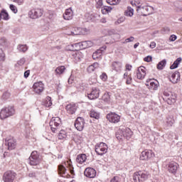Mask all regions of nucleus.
<instances>
[{"mask_svg": "<svg viewBox=\"0 0 182 182\" xmlns=\"http://www.w3.org/2000/svg\"><path fill=\"white\" fill-rule=\"evenodd\" d=\"M14 114H15V107L14 106H9L1 110L0 119L5 120V119H8V117H11V116H14Z\"/></svg>", "mask_w": 182, "mask_h": 182, "instance_id": "f257e3e1", "label": "nucleus"}, {"mask_svg": "<svg viewBox=\"0 0 182 182\" xmlns=\"http://www.w3.org/2000/svg\"><path fill=\"white\" fill-rule=\"evenodd\" d=\"M149 174L148 172H142L141 171H136L133 175L134 182H144L148 180Z\"/></svg>", "mask_w": 182, "mask_h": 182, "instance_id": "f03ea898", "label": "nucleus"}, {"mask_svg": "<svg viewBox=\"0 0 182 182\" xmlns=\"http://www.w3.org/2000/svg\"><path fill=\"white\" fill-rule=\"evenodd\" d=\"M89 29L85 28L73 27L70 29V33H67L68 35H87Z\"/></svg>", "mask_w": 182, "mask_h": 182, "instance_id": "7ed1b4c3", "label": "nucleus"}, {"mask_svg": "<svg viewBox=\"0 0 182 182\" xmlns=\"http://www.w3.org/2000/svg\"><path fill=\"white\" fill-rule=\"evenodd\" d=\"M153 7L151 6H138L137 9H136V11L138 14H139V15H141L142 16H147L149 15H150V14H151L152 11H153Z\"/></svg>", "mask_w": 182, "mask_h": 182, "instance_id": "20e7f679", "label": "nucleus"}, {"mask_svg": "<svg viewBox=\"0 0 182 182\" xmlns=\"http://www.w3.org/2000/svg\"><path fill=\"white\" fill-rule=\"evenodd\" d=\"M107 144L103 142L95 145V152L98 156H103V154H106V153H107Z\"/></svg>", "mask_w": 182, "mask_h": 182, "instance_id": "39448f33", "label": "nucleus"}, {"mask_svg": "<svg viewBox=\"0 0 182 182\" xmlns=\"http://www.w3.org/2000/svg\"><path fill=\"white\" fill-rule=\"evenodd\" d=\"M163 100L168 103V105H173L176 103V96L173 95L171 92L164 91Z\"/></svg>", "mask_w": 182, "mask_h": 182, "instance_id": "423d86ee", "label": "nucleus"}, {"mask_svg": "<svg viewBox=\"0 0 182 182\" xmlns=\"http://www.w3.org/2000/svg\"><path fill=\"white\" fill-rule=\"evenodd\" d=\"M62 121H60V118L59 117H53L50 122V127L53 133H55L56 130H58V127L60 126Z\"/></svg>", "mask_w": 182, "mask_h": 182, "instance_id": "0eeeda50", "label": "nucleus"}, {"mask_svg": "<svg viewBox=\"0 0 182 182\" xmlns=\"http://www.w3.org/2000/svg\"><path fill=\"white\" fill-rule=\"evenodd\" d=\"M43 15V10L41 9H33L28 12V16L31 19H38Z\"/></svg>", "mask_w": 182, "mask_h": 182, "instance_id": "6e6552de", "label": "nucleus"}, {"mask_svg": "<svg viewBox=\"0 0 182 182\" xmlns=\"http://www.w3.org/2000/svg\"><path fill=\"white\" fill-rule=\"evenodd\" d=\"M16 177V173L12 171H7L3 175L4 182H14L15 178Z\"/></svg>", "mask_w": 182, "mask_h": 182, "instance_id": "1a4fd4ad", "label": "nucleus"}, {"mask_svg": "<svg viewBox=\"0 0 182 182\" xmlns=\"http://www.w3.org/2000/svg\"><path fill=\"white\" fill-rule=\"evenodd\" d=\"M99 95H100V90L97 87H92L91 91L87 93V97L90 100H95L99 97Z\"/></svg>", "mask_w": 182, "mask_h": 182, "instance_id": "9d476101", "label": "nucleus"}, {"mask_svg": "<svg viewBox=\"0 0 182 182\" xmlns=\"http://www.w3.org/2000/svg\"><path fill=\"white\" fill-rule=\"evenodd\" d=\"M29 161L31 166H38L39 164V156L38 155V151H35L31 153L29 157Z\"/></svg>", "mask_w": 182, "mask_h": 182, "instance_id": "9b49d317", "label": "nucleus"}, {"mask_svg": "<svg viewBox=\"0 0 182 182\" xmlns=\"http://www.w3.org/2000/svg\"><path fill=\"white\" fill-rule=\"evenodd\" d=\"M6 146H8V150H14L16 147V140L14 137L10 136L6 139Z\"/></svg>", "mask_w": 182, "mask_h": 182, "instance_id": "f8f14e48", "label": "nucleus"}, {"mask_svg": "<svg viewBox=\"0 0 182 182\" xmlns=\"http://www.w3.org/2000/svg\"><path fill=\"white\" fill-rule=\"evenodd\" d=\"M74 126L77 130L82 132L85 127V119L80 117H77L75 122Z\"/></svg>", "mask_w": 182, "mask_h": 182, "instance_id": "ddd939ff", "label": "nucleus"}, {"mask_svg": "<svg viewBox=\"0 0 182 182\" xmlns=\"http://www.w3.org/2000/svg\"><path fill=\"white\" fill-rule=\"evenodd\" d=\"M107 119L111 123H119V122H120V116H119V114L114 112H111L110 114H107Z\"/></svg>", "mask_w": 182, "mask_h": 182, "instance_id": "4468645a", "label": "nucleus"}, {"mask_svg": "<svg viewBox=\"0 0 182 182\" xmlns=\"http://www.w3.org/2000/svg\"><path fill=\"white\" fill-rule=\"evenodd\" d=\"M119 133H120L121 136L129 140L132 136H133V132L129 128H125L122 129H119Z\"/></svg>", "mask_w": 182, "mask_h": 182, "instance_id": "2eb2a0df", "label": "nucleus"}, {"mask_svg": "<svg viewBox=\"0 0 182 182\" xmlns=\"http://www.w3.org/2000/svg\"><path fill=\"white\" fill-rule=\"evenodd\" d=\"M151 157H153V151L146 149L141 152L139 159L142 161H147L150 160Z\"/></svg>", "mask_w": 182, "mask_h": 182, "instance_id": "dca6fc26", "label": "nucleus"}, {"mask_svg": "<svg viewBox=\"0 0 182 182\" xmlns=\"http://www.w3.org/2000/svg\"><path fill=\"white\" fill-rule=\"evenodd\" d=\"M96 174V170L93 168H87L84 171V175L89 178H95Z\"/></svg>", "mask_w": 182, "mask_h": 182, "instance_id": "f3484780", "label": "nucleus"}, {"mask_svg": "<svg viewBox=\"0 0 182 182\" xmlns=\"http://www.w3.org/2000/svg\"><path fill=\"white\" fill-rule=\"evenodd\" d=\"M33 89L35 92V93H37V95H39L41 93H42V92H43V83L42 82H36L34 83L33 86Z\"/></svg>", "mask_w": 182, "mask_h": 182, "instance_id": "a211bd4d", "label": "nucleus"}, {"mask_svg": "<svg viewBox=\"0 0 182 182\" xmlns=\"http://www.w3.org/2000/svg\"><path fill=\"white\" fill-rule=\"evenodd\" d=\"M146 77V68L144 66H141L138 68L136 71V77L139 79V80H143V79Z\"/></svg>", "mask_w": 182, "mask_h": 182, "instance_id": "6ab92c4d", "label": "nucleus"}, {"mask_svg": "<svg viewBox=\"0 0 182 182\" xmlns=\"http://www.w3.org/2000/svg\"><path fill=\"white\" fill-rule=\"evenodd\" d=\"M175 123L174 117L173 115H168L164 120V127H171Z\"/></svg>", "mask_w": 182, "mask_h": 182, "instance_id": "aec40b11", "label": "nucleus"}, {"mask_svg": "<svg viewBox=\"0 0 182 182\" xmlns=\"http://www.w3.org/2000/svg\"><path fill=\"white\" fill-rule=\"evenodd\" d=\"M178 167V164L176 162H171L168 164V170L169 173H172V174H176L177 173V168Z\"/></svg>", "mask_w": 182, "mask_h": 182, "instance_id": "412c9836", "label": "nucleus"}, {"mask_svg": "<svg viewBox=\"0 0 182 182\" xmlns=\"http://www.w3.org/2000/svg\"><path fill=\"white\" fill-rule=\"evenodd\" d=\"M106 50V47H102L100 49L97 50L93 54H92V58L94 60H96V59H100L102 58V53L103 50Z\"/></svg>", "mask_w": 182, "mask_h": 182, "instance_id": "4be33fe9", "label": "nucleus"}, {"mask_svg": "<svg viewBox=\"0 0 182 182\" xmlns=\"http://www.w3.org/2000/svg\"><path fill=\"white\" fill-rule=\"evenodd\" d=\"M63 18L65 21H70L73 18V11L72 8L65 10V14H63Z\"/></svg>", "mask_w": 182, "mask_h": 182, "instance_id": "5701e85b", "label": "nucleus"}, {"mask_svg": "<svg viewBox=\"0 0 182 182\" xmlns=\"http://www.w3.org/2000/svg\"><path fill=\"white\" fill-rule=\"evenodd\" d=\"M65 109L69 114H74L77 110L76 105L69 104L66 106Z\"/></svg>", "mask_w": 182, "mask_h": 182, "instance_id": "b1692460", "label": "nucleus"}, {"mask_svg": "<svg viewBox=\"0 0 182 182\" xmlns=\"http://www.w3.org/2000/svg\"><path fill=\"white\" fill-rule=\"evenodd\" d=\"M169 79L172 83H177V82L180 80V73L177 71L175 72L172 74L171 77Z\"/></svg>", "mask_w": 182, "mask_h": 182, "instance_id": "393cba45", "label": "nucleus"}, {"mask_svg": "<svg viewBox=\"0 0 182 182\" xmlns=\"http://www.w3.org/2000/svg\"><path fill=\"white\" fill-rule=\"evenodd\" d=\"M146 86L149 87V90H157L159 88V83H156L153 81H151L149 84V80H146Z\"/></svg>", "mask_w": 182, "mask_h": 182, "instance_id": "a878e982", "label": "nucleus"}, {"mask_svg": "<svg viewBox=\"0 0 182 182\" xmlns=\"http://www.w3.org/2000/svg\"><path fill=\"white\" fill-rule=\"evenodd\" d=\"M86 154H82L77 156L76 161L77 163H79L80 164H83L86 161Z\"/></svg>", "mask_w": 182, "mask_h": 182, "instance_id": "bb28decb", "label": "nucleus"}, {"mask_svg": "<svg viewBox=\"0 0 182 182\" xmlns=\"http://www.w3.org/2000/svg\"><path fill=\"white\" fill-rule=\"evenodd\" d=\"M91 46H93V43L90 41L81 42V49H87V48H91Z\"/></svg>", "mask_w": 182, "mask_h": 182, "instance_id": "cd10ccee", "label": "nucleus"}, {"mask_svg": "<svg viewBox=\"0 0 182 182\" xmlns=\"http://www.w3.org/2000/svg\"><path fill=\"white\" fill-rule=\"evenodd\" d=\"M112 69L116 72H120L122 70V63L120 62H114L112 63Z\"/></svg>", "mask_w": 182, "mask_h": 182, "instance_id": "c85d7f7f", "label": "nucleus"}, {"mask_svg": "<svg viewBox=\"0 0 182 182\" xmlns=\"http://www.w3.org/2000/svg\"><path fill=\"white\" fill-rule=\"evenodd\" d=\"M43 105L46 107H50V106H52V98L50 97H47L43 102Z\"/></svg>", "mask_w": 182, "mask_h": 182, "instance_id": "c756f323", "label": "nucleus"}, {"mask_svg": "<svg viewBox=\"0 0 182 182\" xmlns=\"http://www.w3.org/2000/svg\"><path fill=\"white\" fill-rule=\"evenodd\" d=\"M97 68H99V64L97 63H94L87 68V70L89 73H92V72H95V69H97Z\"/></svg>", "mask_w": 182, "mask_h": 182, "instance_id": "7c9ffc66", "label": "nucleus"}, {"mask_svg": "<svg viewBox=\"0 0 182 182\" xmlns=\"http://www.w3.org/2000/svg\"><path fill=\"white\" fill-rule=\"evenodd\" d=\"M102 10H101V12L103 15H106L107 14H109V12H111L112 11V7L110 6H102Z\"/></svg>", "mask_w": 182, "mask_h": 182, "instance_id": "2f4dec72", "label": "nucleus"}, {"mask_svg": "<svg viewBox=\"0 0 182 182\" xmlns=\"http://www.w3.org/2000/svg\"><path fill=\"white\" fill-rule=\"evenodd\" d=\"M124 15L125 16L132 17L133 16V15H134V10L132 7L129 6L127 7V11H125Z\"/></svg>", "mask_w": 182, "mask_h": 182, "instance_id": "473e14b6", "label": "nucleus"}, {"mask_svg": "<svg viewBox=\"0 0 182 182\" xmlns=\"http://www.w3.org/2000/svg\"><path fill=\"white\" fill-rule=\"evenodd\" d=\"M181 62V58H178L173 65L170 66V69H177L178 68V65H180V63Z\"/></svg>", "mask_w": 182, "mask_h": 182, "instance_id": "72a5a7b5", "label": "nucleus"}, {"mask_svg": "<svg viewBox=\"0 0 182 182\" xmlns=\"http://www.w3.org/2000/svg\"><path fill=\"white\" fill-rule=\"evenodd\" d=\"M124 79H126V83L127 85H132V81L133 80V78H132L131 75H129L128 73H125L124 74Z\"/></svg>", "mask_w": 182, "mask_h": 182, "instance_id": "f704fd0d", "label": "nucleus"}, {"mask_svg": "<svg viewBox=\"0 0 182 182\" xmlns=\"http://www.w3.org/2000/svg\"><path fill=\"white\" fill-rule=\"evenodd\" d=\"M0 15L1 16V19H4V21H8L9 19V14H8V12H6V10H2L0 13Z\"/></svg>", "mask_w": 182, "mask_h": 182, "instance_id": "c9c22d12", "label": "nucleus"}, {"mask_svg": "<svg viewBox=\"0 0 182 182\" xmlns=\"http://www.w3.org/2000/svg\"><path fill=\"white\" fill-rule=\"evenodd\" d=\"M108 35H109V36H112L113 35L114 36H116L117 39H120V34H119L114 29L108 31Z\"/></svg>", "mask_w": 182, "mask_h": 182, "instance_id": "e433bc0d", "label": "nucleus"}, {"mask_svg": "<svg viewBox=\"0 0 182 182\" xmlns=\"http://www.w3.org/2000/svg\"><path fill=\"white\" fill-rule=\"evenodd\" d=\"M65 70H66V68H65V66L62 65V66L58 67L55 69V72L56 75H62V74H63Z\"/></svg>", "mask_w": 182, "mask_h": 182, "instance_id": "4c0bfd02", "label": "nucleus"}, {"mask_svg": "<svg viewBox=\"0 0 182 182\" xmlns=\"http://www.w3.org/2000/svg\"><path fill=\"white\" fill-rule=\"evenodd\" d=\"M58 174L62 176V177H63V174H66V168L63 165L58 166Z\"/></svg>", "mask_w": 182, "mask_h": 182, "instance_id": "58836bf2", "label": "nucleus"}, {"mask_svg": "<svg viewBox=\"0 0 182 182\" xmlns=\"http://www.w3.org/2000/svg\"><path fill=\"white\" fill-rule=\"evenodd\" d=\"M90 117H92L93 119H99V118L100 117V114H98V112L95 110L90 111Z\"/></svg>", "mask_w": 182, "mask_h": 182, "instance_id": "ea45409f", "label": "nucleus"}, {"mask_svg": "<svg viewBox=\"0 0 182 182\" xmlns=\"http://www.w3.org/2000/svg\"><path fill=\"white\" fill-rule=\"evenodd\" d=\"M167 63V61L166 60H163L161 62H159L157 65V69L159 70H162V69L166 66V64Z\"/></svg>", "mask_w": 182, "mask_h": 182, "instance_id": "a19ab883", "label": "nucleus"}, {"mask_svg": "<svg viewBox=\"0 0 182 182\" xmlns=\"http://www.w3.org/2000/svg\"><path fill=\"white\" fill-rule=\"evenodd\" d=\"M66 132H65L64 130L60 131V133L58 134L59 140H63V139H66Z\"/></svg>", "mask_w": 182, "mask_h": 182, "instance_id": "79ce46f5", "label": "nucleus"}, {"mask_svg": "<svg viewBox=\"0 0 182 182\" xmlns=\"http://www.w3.org/2000/svg\"><path fill=\"white\" fill-rule=\"evenodd\" d=\"M73 56H74L75 59L80 60L82 59V58H83V53H82V52L80 51H77L74 54H73Z\"/></svg>", "mask_w": 182, "mask_h": 182, "instance_id": "37998d69", "label": "nucleus"}, {"mask_svg": "<svg viewBox=\"0 0 182 182\" xmlns=\"http://www.w3.org/2000/svg\"><path fill=\"white\" fill-rule=\"evenodd\" d=\"M18 49L20 52H26L28 50V46L26 45H19Z\"/></svg>", "mask_w": 182, "mask_h": 182, "instance_id": "c03bdc74", "label": "nucleus"}, {"mask_svg": "<svg viewBox=\"0 0 182 182\" xmlns=\"http://www.w3.org/2000/svg\"><path fill=\"white\" fill-rule=\"evenodd\" d=\"M102 100H104V102H110V93H105L102 96Z\"/></svg>", "mask_w": 182, "mask_h": 182, "instance_id": "a18cd8bd", "label": "nucleus"}, {"mask_svg": "<svg viewBox=\"0 0 182 182\" xmlns=\"http://www.w3.org/2000/svg\"><path fill=\"white\" fill-rule=\"evenodd\" d=\"M95 8H97V9H100V8L103 6V0H95Z\"/></svg>", "mask_w": 182, "mask_h": 182, "instance_id": "49530a36", "label": "nucleus"}, {"mask_svg": "<svg viewBox=\"0 0 182 182\" xmlns=\"http://www.w3.org/2000/svg\"><path fill=\"white\" fill-rule=\"evenodd\" d=\"M9 97H11V92L6 91V92H5L3 94V95H2V97H1V99H2L3 100H8V99H9Z\"/></svg>", "mask_w": 182, "mask_h": 182, "instance_id": "de8ad7c7", "label": "nucleus"}, {"mask_svg": "<svg viewBox=\"0 0 182 182\" xmlns=\"http://www.w3.org/2000/svg\"><path fill=\"white\" fill-rule=\"evenodd\" d=\"M141 3L140 2L139 0H134L131 1V5H132V6H141Z\"/></svg>", "mask_w": 182, "mask_h": 182, "instance_id": "09e8293b", "label": "nucleus"}, {"mask_svg": "<svg viewBox=\"0 0 182 182\" xmlns=\"http://www.w3.org/2000/svg\"><path fill=\"white\" fill-rule=\"evenodd\" d=\"M73 47L75 48V50H79L82 49L81 42L73 44Z\"/></svg>", "mask_w": 182, "mask_h": 182, "instance_id": "8fccbe9b", "label": "nucleus"}, {"mask_svg": "<svg viewBox=\"0 0 182 182\" xmlns=\"http://www.w3.org/2000/svg\"><path fill=\"white\" fill-rule=\"evenodd\" d=\"M107 2L109 5H117L120 2V0H107Z\"/></svg>", "mask_w": 182, "mask_h": 182, "instance_id": "3c124183", "label": "nucleus"}, {"mask_svg": "<svg viewBox=\"0 0 182 182\" xmlns=\"http://www.w3.org/2000/svg\"><path fill=\"white\" fill-rule=\"evenodd\" d=\"M126 18L124 17H120L115 21V25H120V23H123L124 22Z\"/></svg>", "mask_w": 182, "mask_h": 182, "instance_id": "603ef678", "label": "nucleus"}, {"mask_svg": "<svg viewBox=\"0 0 182 182\" xmlns=\"http://www.w3.org/2000/svg\"><path fill=\"white\" fill-rule=\"evenodd\" d=\"M0 60L4 62L5 60V53H4V50L0 48Z\"/></svg>", "mask_w": 182, "mask_h": 182, "instance_id": "864d4df0", "label": "nucleus"}, {"mask_svg": "<svg viewBox=\"0 0 182 182\" xmlns=\"http://www.w3.org/2000/svg\"><path fill=\"white\" fill-rule=\"evenodd\" d=\"M10 9L12 11V12H14V14L18 13V9L14 4L10 5Z\"/></svg>", "mask_w": 182, "mask_h": 182, "instance_id": "5fc2aeb1", "label": "nucleus"}, {"mask_svg": "<svg viewBox=\"0 0 182 182\" xmlns=\"http://www.w3.org/2000/svg\"><path fill=\"white\" fill-rule=\"evenodd\" d=\"M94 16H93V14H91L90 13H87L85 14V18H87V21H92Z\"/></svg>", "mask_w": 182, "mask_h": 182, "instance_id": "6e6d98bb", "label": "nucleus"}, {"mask_svg": "<svg viewBox=\"0 0 182 182\" xmlns=\"http://www.w3.org/2000/svg\"><path fill=\"white\" fill-rule=\"evenodd\" d=\"M134 41V37L131 36L127 39H125V41L123 42V43H129V42H133Z\"/></svg>", "mask_w": 182, "mask_h": 182, "instance_id": "4d7b16f0", "label": "nucleus"}, {"mask_svg": "<svg viewBox=\"0 0 182 182\" xmlns=\"http://www.w3.org/2000/svg\"><path fill=\"white\" fill-rule=\"evenodd\" d=\"M144 62H151L153 60V57L151 55H148L144 58Z\"/></svg>", "mask_w": 182, "mask_h": 182, "instance_id": "13d9d810", "label": "nucleus"}, {"mask_svg": "<svg viewBox=\"0 0 182 182\" xmlns=\"http://www.w3.org/2000/svg\"><path fill=\"white\" fill-rule=\"evenodd\" d=\"M25 58H21L17 63L19 65V66H22L23 65H25Z\"/></svg>", "mask_w": 182, "mask_h": 182, "instance_id": "bf43d9fd", "label": "nucleus"}, {"mask_svg": "<svg viewBox=\"0 0 182 182\" xmlns=\"http://www.w3.org/2000/svg\"><path fill=\"white\" fill-rule=\"evenodd\" d=\"M28 177H30V178H36V172H30Z\"/></svg>", "mask_w": 182, "mask_h": 182, "instance_id": "052dcab7", "label": "nucleus"}, {"mask_svg": "<svg viewBox=\"0 0 182 182\" xmlns=\"http://www.w3.org/2000/svg\"><path fill=\"white\" fill-rule=\"evenodd\" d=\"M110 182H120V178L118 176H114L111 179Z\"/></svg>", "mask_w": 182, "mask_h": 182, "instance_id": "680f3d73", "label": "nucleus"}, {"mask_svg": "<svg viewBox=\"0 0 182 182\" xmlns=\"http://www.w3.org/2000/svg\"><path fill=\"white\" fill-rule=\"evenodd\" d=\"M67 164H68V166L70 167V171L71 174H73V170H72V168H73V167L72 166V164H70V161H67Z\"/></svg>", "mask_w": 182, "mask_h": 182, "instance_id": "e2e57ef3", "label": "nucleus"}, {"mask_svg": "<svg viewBox=\"0 0 182 182\" xmlns=\"http://www.w3.org/2000/svg\"><path fill=\"white\" fill-rule=\"evenodd\" d=\"M100 79H102V80H106V79H107V75H106V73H102L100 75Z\"/></svg>", "mask_w": 182, "mask_h": 182, "instance_id": "0e129e2a", "label": "nucleus"}, {"mask_svg": "<svg viewBox=\"0 0 182 182\" xmlns=\"http://www.w3.org/2000/svg\"><path fill=\"white\" fill-rule=\"evenodd\" d=\"M169 39H170V41H171V42H174V41H176V39H177V36H176V35H172V36H171Z\"/></svg>", "mask_w": 182, "mask_h": 182, "instance_id": "69168bd1", "label": "nucleus"}, {"mask_svg": "<svg viewBox=\"0 0 182 182\" xmlns=\"http://www.w3.org/2000/svg\"><path fill=\"white\" fill-rule=\"evenodd\" d=\"M149 47L151 49H154V48H156V42L154 41L151 42Z\"/></svg>", "mask_w": 182, "mask_h": 182, "instance_id": "338daca9", "label": "nucleus"}, {"mask_svg": "<svg viewBox=\"0 0 182 182\" xmlns=\"http://www.w3.org/2000/svg\"><path fill=\"white\" fill-rule=\"evenodd\" d=\"M31 73V71L28 70H26L25 71L24 73V77H29V75Z\"/></svg>", "mask_w": 182, "mask_h": 182, "instance_id": "774afa93", "label": "nucleus"}]
</instances>
